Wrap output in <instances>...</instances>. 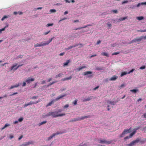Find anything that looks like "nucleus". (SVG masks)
<instances>
[{
  "instance_id": "nucleus-1",
  "label": "nucleus",
  "mask_w": 146,
  "mask_h": 146,
  "mask_svg": "<svg viewBox=\"0 0 146 146\" xmlns=\"http://www.w3.org/2000/svg\"><path fill=\"white\" fill-rule=\"evenodd\" d=\"M65 115V114L64 113L60 114H58V112L56 111L54 112L50 111L49 112L47 115H46V116L48 117L50 116H52V117L54 118Z\"/></svg>"
},
{
  "instance_id": "nucleus-2",
  "label": "nucleus",
  "mask_w": 146,
  "mask_h": 146,
  "mask_svg": "<svg viewBox=\"0 0 146 146\" xmlns=\"http://www.w3.org/2000/svg\"><path fill=\"white\" fill-rule=\"evenodd\" d=\"M66 94H65L64 95H61L60 96L58 97L55 100H53L51 102L49 103L46 106V107H48L49 106H51L52 104H53L55 101H57L60 99V98L65 97L66 96Z\"/></svg>"
},
{
  "instance_id": "nucleus-3",
  "label": "nucleus",
  "mask_w": 146,
  "mask_h": 146,
  "mask_svg": "<svg viewBox=\"0 0 146 146\" xmlns=\"http://www.w3.org/2000/svg\"><path fill=\"white\" fill-rule=\"evenodd\" d=\"M90 117V115L87 116H84L82 117H78L76 118H74L70 120V122H74L76 121H80L84 119L85 118H88Z\"/></svg>"
},
{
  "instance_id": "nucleus-4",
  "label": "nucleus",
  "mask_w": 146,
  "mask_h": 146,
  "mask_svg": "<svg viewBox=\"0 0 146 146\" xmlns=\"http://www.w3.org/2000/svg\"><path fill=\"white\" fill-rule=\"evenodd\" d=\"M140 139L139 138H137L136 140L132 141L129 144H127L126 146H133L135 143H138Z\"/></svg>"
},
{
  "instance_id": "nucleus-5",
  "label": "nucleus",
  "mask_w": 146,
  "mask_h": 146,
  "mask_svg": "<svg viewBox=\"0 0 146 146\" xmlns=\"http://www.w3.org/2000/svg\"><path fill=\"white\" fill-rule=\"evenodd\" d=\"M131 128L129 129H125L122 134L120 135V137H123V135L125 134L130 133L131 132Z\"/></svg>"
},
{
  "instance_id": "nucleus-6",
  "label": "nucleus",
  "mask_w": 146,
  "mask_h": 146,
  "mask_svg": "<svg viewBox=\"0 0 146 146\" xmlns=\"http://www.w3.org/2000/svg\"><path fill=\"white\" fill-rule=\"evenodd\" d=\"M112 141H107L104 140H100V143H105L107 144H110L111 142Z\"/></svg>"
},
{
  "instance_id": "nucleus-7",
  "label": "nucleus",
  "mask_w": 146,
  "mask_h": 146,
  "mask_svg": "<svg viewBox=\"0 0 146 146\" xmlns=\"http://www.w3.org/2000/svg\"><path fill=\"white\" fill-rule=\"evenodd\" d=\"M17 64L16 63L15 64H14L11 67V70H12L13 69H14V70H17L19 67L20 66H22V65H23V64H21V65H18V66H17V67H16V68H14L17 65Z\"/></svg>"
},
{
  "instance_id": "nucleus-8",
  "label": "nucleus",
  "mask_w": 146,
  "mask_h": 146,
  "mask_svg": "<svg viewBox=\"0 0 146 146\" xmlns=\"http://www.w3.org/2000/svg\"><path fill=\"white\" fill-rule=\"evenodd\" d=\"M34 142L32 141H29L28 142H26L25 143L23 144L20 145V146H27L30 144H33Z\"/></svg>"
},
{
  "instance_id": "nucleus-9",
  "label": "nucleus",
  "mask_w": 146,
  "mask_h": 146,
  "mask_svg": "<svg viewBox=\"0 0 146 146\" xmlns=\"http://www.w3.org/2000/svg\"><path fill=\"white\" fill-rule=\"evenodd\" d=\"M45 45L46 44H45V43L41 42L40 44H39L38 43L35 44L34 46L35 47H40L41 46H45Z\"/></svg>"
},
{
  "instance_id": "nucleus-10",
  "label": "nucleus",
  "mask_w": 146,
  "mask_h": 146,
  "mask_svg": "<svg viewBox=\"0 0 146 146\" xmlns=\"http://www.w3.org/2000/svg\"><path fill=\"white\" fill-rule=\"evenodd\" d=\"M62 133L57 132L56 133H53L51 136L48 137V140H49L51 139H52L56 135H57L59 134H62Z\"/></svg>"
},
{
  "instance_id": "nucleus-11",
  "label": "nucleus",
  "mask_w": 146,
  "mask_h": 146,
  "mask_svg": "<svg viewBox=\"0 0 146 146\" xmlns=\"http://www.w3.org/2000/svg\"><path fill=\"white\" fill-rule=\"evenodd\" d=\"M35 80V79L34 78H30V77H29L26 80V82L27 83L29 84L31 82V81L33 82Z\"/></svg>"
},
{
  "instance_id": "nucleus-12",
  "label": "nucleus",
  "mask_w": 146,
  "mask_h": 146,
  "mask_svg": "<svg viewBox=\"0 0 146 146\" xmlns=\"http://www.w3.org/2000/svg\"><path fill=\"white\" fill-rule=\"evenodd\" d=\"M41 101V100L39 99L38 100V101H36V102H34L33 101H30L29 103V105H31L33 104H36L38 102H40Z\"/></svg>"
},
{
  "instance_id": "nucleus-13",
  "label": "nucleus",
  "mask_w": 146,
  "mask_h": 146,
  "mask_svg": "<svg viewBox=\"0 0 146 146\" xmlns=\"http://www.w3.org/2000/svg\"><path fill=\"white\" fill-rule=\"evenodd\" d=\"M118 76L116 75H114L111 77L110 80V81H114L117 79Z\"/></svg>"
},
{
  "instance_id": "nucleus-14",
  "label": "nucleus",
  "mask_w": 146,
  "mask_h": 146,
  "mask_svg": "<svg viewBox=\"0 0 146 146\" xmlns=\"http://www.w3.org/2000/svg\"><path fill=\"white\" fill-rule=\"evenodd\" d=\"M86 68V66H82L81 67H79V68H77L76 70L78 71H79L80 70H82V69L84 68Z\"/></svg>"
},
{
  "instance_id": "nucleus-15",
  "label": "nucleus",
  "mask_w": 146,
  "mask_h": 146,
  "mask_svg": "<svg viewBox=\"0 0 146 146\" xmlns=\"http://www.w3.org/2000/svg\"><path fill=\"white\" fill-rule=\"evenodd\" d=\"M92 72L90 71H88L84 72V74H83V75L84 76H86L89 74H92Z\"/></svg>"
},
{
  "instance_id": "nucleus-16",
  "label": "nucleus",
  "mask_w": 146,
  "mask_h": 146,
  "mask_svg": "<svg viewBox=\"0 0 146 146\" xmlns=\"http://www.w3.org/2000/svg\"><path fill=\"white\" fill-rule=\"evenodd\" d=\"M72 78V76H70L69 77L64 78L62 79V80L63 81H64L65 80H70Z\"/></svg>"
},
{
  "instance_id": "nucleus-17",
  "label": "nucleus",
  "mask_w": 146,
  "mask_h": 146,
  "mask_svg": "<svg viewBox=\"0 0 146 146\" xmlns=\"http://www.w3.org/2000/svg\"><path fill=\"white\" fill-rule=\"evenodd\" d=\"M19 86V84H16L15 86H12L11 87L9 88V89H11L14 88H17Z\"/></svg>"
},
{
  "instance_id": "nucleus-18",
  "label": "nucleus",
  "mask_w": 146,
  "mask_h": 146,
  "mask_svg": "<svg viewBox=\"0 0 146 146\" xmlns=\"http://www.w3.org/2000/svg\"><path fill=\"white\" fill-rule=\"evenodd\" d=\"M143 38V36H141L138 38H135L136 42H139L141 41Z\"/></svg>"
},
{
  "instance_id": "nucleus-19",
  "label": "nucleus",
  "mask_w": 146,
  "mask_h": 146,
  "mask_svg": "<svg viewBox=\"0 0 146 146\" xmlns=\"http://www.w3.org/2000/svg\"><path fill=\"white\" fill-rule=\"evenodd\" d=\"M116 102H114V101H111L108 100L107 102V103L108 104H111V105H113Z\"/></svg>"
},
{
  "instance_id": "nucleus-20",
  "label": "nucleus",
  "mask_w": 146,
  "mask_h": 146,
  "mask_svg": "<svg viewBox=\"0 0 146 146\" xmlns=\"http://www.w3.org/2000/svg\"><path fill=\"white\" fill-rule=\"evenodd\" d=\"M92 99V97H88V98L87 99L84 100H83V101L84 102L88 101Z\"/></svg>"
},
{
  "instance_id": "nucleus-21",
  "label": "nucleus",
  "mask_w": 146,
  "mask_h": 146,
  "mask_svg": "<svg viewBox=\"0 0 146 146\" xmlns=\"http://www.w3.org/2000/svg\"><path fill=\"white\" fill-rule=\"evenodd\" d=\"M101 54L102 56H106L107 57H108L109 56V54L106 52H102L101 53Z\"/></svg>"
},
{
  "instance_id": "nucleus-22",
  "label": "nucleus",
  "mask_w": 146,
  "mask_h": 146,
  "mask_svg": "<svg viewBox=\"0 0 146 146\" xmlns=\"http://www.w3.org/2000/svg\"><path fill=\"white\" fill-rule=\"evenodd\" d=\"M46 123H47V121H42V122L39 123L38 124V125L39 126H40L42 125H43V124H44Z\"/></svg>"
},
{
  "instance_id": "nucleus-23",
  "label": "nucleus",
  "mask_w": 146,
  "mask_h": 146,
  "mask_svg": "<svg viewBox=\"0 0 146 146\" xmlns=\"http://www.w3.org/2000/svg\"><path fill=\"white\" fill-rule=\"evenodd\" d=\"M128 74L127 72H123L121 73V75L120 76L122 77L124 75H126V74Z\"/></svg>"
},
{
  "instance_id": "nucleus-24",
  "label": "nucleus",
  "mask_w": 146,
  "mask_h": 146,
  "mask_svg": "<svg viewBox=\"0 0 146 146\" xmlns=\"http://www.w3.org/2000/svg\"><path fill=\"white\" fill-rule=\"evenodd\" d=\"M70 62V60H68L66 61V62H64V65L63 66H67L68 65V63H69Z\"/></svg>"
},
{
  "instance_id": "nucleus-25",
  "label": "nucleus",
  "mask_w": 146,
  "mask_h": 146,
  "mask_svg": "<svg viewBox=\"0 0 146 146\" xmlns=\"http://www.w3.org/2000/svg\"><path fill=\"white\" fill-rule=\"evenodd\" d=\"M136 133L135 131H134L133 132L131 133L129 135V137L130 138L132 137Z\"/></svg>"
},
{
  "instance_id": "nucleus-26",
  "label": "nucleus",
  "mask_w": 146,
  "mask_h": 146,
  "mask_svg": "<svg viewBox=\"0 0 146 146\" xmlns=\"http://www.w3.org/2000/svg\"><path fill=\"white\" fill-rule=\"evenodd\" d=\"M63 75V74L62 73H61L58 74H57L56 76V78H57L58 77H61L62 76V75Z\"/></svg>"
},
{
  "instance_id": "nucleus-27",
  "label": "nucleus",
  "mask_w": 146,
  "mask_h": 146,
  "mask_svg": "<svg viewBox=\"0 0 146 146\" xmlns=\"http://www.w3.org/2000/svg\"><path fill=\"white\" fill-rule=\"evenodd\" d=\"M144 17L143 16H140L137 17V19L139 20H143L144 19Z\"/></svg>"
},
{
  "instance_id": "nucleus-28",
  "label": "nucleus",
  "mask_w": 146,
  "mask_h": 146,
  "mask_svg": "<svg viewBox=\"0 0 146 146\" xmlns=\"http://www.w3.org/2000/svg\"><path fill=\"white\" fill-rule=\"evenodd\" d=\"M53 38H53L50 39L48 42H47L46 43H45V44H46V45L48 44L50 42H51L52 41V39H53Z\"/></svg>"
},
{
  "instance_id": "nucleus-29",
  "label": "nucleus",
  "mask_w": 146,
  "mask_h": 146,
  "mask_svg": "<svg viewBox=\"0 0 146 146\" xmlns=\"http://www.w3.org/2000/svg\"><path fill=\"white\" fill-rule=\"evenodd\" d=\"M131 0H126V1H125L122 2V4H123L124 3H128L129 2V1L131 2Z\"/></svg>"
},
{
  "instance_id": "nucleus-30",
  "label": "nucleus",
  "mask_w": 146,
  "mask_h": 146,
  "mask_svg": "<svg viewBox=\"0 0 146 146\" xmlns=\"http://www.w3.org/2000/svg\"><path fill=\"white\" fill-rule=\"evenodd\" d=\"M96 69L97 70H102L103 69V68L102 67H97L96 68Z\"/></svg>"
},
{
  "instance_id": "nucleus-31",
  "label": "nucleus",
  "mask_w": 146,
  "mask_h": 146,
  "mask_svg": "<svg viewBox=\"0 0 146 146\" xmlns=\"http://www.w3.org/2000/svg\"><path fill=\"white\" fill-rule=\"evenodd\" d=\"M126 18H127V17H126L121 18L119 19V21H122L125 20Z\"/></svg>"
},
{
  "instance_id": "nucleus-32",
  "label": "nucleus",
  "mask_w": 146,
  "mask_h": 146,
  "mask_svg": "<svg viewBox=\"0 0 146 146\" xmlns=\"http://www.w3.org/2000/svg\"><path fill=\"white\" fill-rule=\"evenodd\" d=\"M10 125L9 124H6L5 125V126L2 128L1 129L3 130L6 127H7V126H8Z\"/></svg>"
},
{
  "instance_id": "nucleus-33",
  "label": "nucleus",
  "mask_w": 146,
  "mask_h": 146,
  "mask_svg": "<svg viewBox=\"0 0 146 146\" xmlns=\"http://www.w3.org/2000/svg\"><path fill=\"white\" fill-rule=\"evenodd\" d=\"M138 90L133 89L130 90V91L131 92H134V93H136L138 91Z\"/></svg>"
},
{
  "instance_id": "nucleus-34",
  "label": "nucleus",
  "mask_w": 146,
  "mask_h": 146,
  "mask_svg": "<svg viewBox=\"0 0 146 146\" xmlns=\"http://www.w3.org/2000/svg\"><path fill=\"white\" fill-rule=\"evenodd\" d=\"M50 11L51 13H55L56 12V10L55 9H51L50 10Z\"/></svg>"
},
{
  "instance_id": "nucleus-35",
  "label": "nucleus",
  "mask_w": 146,
  "mask_h": 146,
  "mask_svg": "<svg viewBox=\"0 0 146 146\" xmlns=\"http://www.w3.org/2000/svg\"><path fill=\"white\" fill-rule=\"evenodd\" d=\"M53 23H48L46 25V27H47L52 26L53 25Z\"/></svg>"
},
{
  "instance_id": "nucleus-36",
  "label": "nucleus",
  "mask_w": 146,
  "mask_h": 146,
  "mask_svg": "<svg viewBox=\"0 0 146 146\" xmlns=\"http://www.w3.org/2000/svg\"><path fill=\"white\" fill-rule=\"evenodd\" d=\"M78 45H79L78 44H76L75 45L70 46L69 47V48H70V49H71V48H74V47H76V46H78Z\"/></svg>"
},
{
  "instance_id": "nucleus-37",
  "label": "nucleus",
  "mask_w": 146,
  "mask_h": 146,
  "mask_svg": "<svg viewBox=\"0 0 146 146\" xmlns=\"http://www.w3.org/2000/svg\"><path fill=\"white\" fill-rule=\"evenodd\" d=\"M8 18V17L7 16L5 15L1 19V20L2 21H3L5 19L7 18Z\"/></svg>"
},
{
  "instance_id": "nucleus-38",
  "label": "nucleus",
  "mask_w": 146,
  "mask_h": 146,
  "mask_svg": "<svg viewBox=\"0 0 146 146\" xmlns=\"http://www.w3.org/2000/svg\"><path fill=\"white\" fill-rule=\"evenodd\" d=\"M5 28H6V27L1 29H0V34L1 33L2 31H4L5 30Z\"/></svg>"
},
{
  "instance_id": "nucleus-39",
  "label": "nucleus",
  "mask_w": 146,
  "mask_h": 146,
  "mask_svg": "<svg viewBox=\"0 0 146 146\" xmlns=\"http://www.w3.org/2000/svg\"><path fill=\"white\" fill-rule=\"evenodd\" d=\"M72 103L73 104H74V105H76L77 103V100H74L73 102Z\"/></svg>"
},
{
  "instance_id": "nucleus-40",
  "label": "nucleus",
  "mask_w": 146,
  "mask_h": 146,
  "mask_svg": "<svg viewBox=\"0 0 146 146\" xmlns=\"http://www.w3.org/2000/svg\"><path fill=\"white\" fill-rule=\"evenodd\" d=\"M23 117L20 118L18 119V121L19 122H21L23 120Z\"/></svg>"
},
{
  "instance_id": "nucleus-41",
  "label": "nucleus",
  "mask_w": 146,
  "mask_h": 146,
  "mask_svg": "<svg viewBox=\"0 0 146 146\" xmlns=\"http://www.w3.org/2000/svg\"><path fill=\"white\" fill-rule=\"evenodd\" d=\"M146 67L145 66H143L140 67V69H143L145 68Z\"/></svg>"
},
{
  "instance_id": "nucleus-42",
  "label": "nucleus",
  "mask_w": 146,
  "mask_h": 146,
  "mask_svg": "<svg viewBox=\"0 0 146 146\" xmlns=\"http://www.w3.org/2000/svg\"><path fill=\"white\" fill-rule=\"evenodd\" d=\"M135 70V69H132L130 71L127 72L128 74H129L131 73L134 70Z\"/></svg>"
},
{
  "instance_id": "nucleus-43",
  "label": "nucleus",
  "mask_w": 146,
  "mask_h": 146,
  "mask_svg": "<svg viewBox=\"0 0 146 146\" xmlns=\"http://www.w3.org/2000/svg\"><path fill=\"white\" fill-rule=\"evenodd\" d=\"M50 32V31H48L47 32H45L44 34H43V35H47L48 33H49Z\"/></svg>"
},
{
  "instance_id": "nucleus-44",
  "label": "nucleus",
  "mask_w": 146,
  "mask_h": 146,
  "mask_svg": "<svg viewBox=\"0 0 146 146\" xmlns=\"http://www.w3.org/2000/svg\"><path fill=\"white\" fill-rule=\"evenodd\" d=\"M57 82V81L53 82L51 83L50 85H48V86H49L52 85L55 83L56 82Z\"/></svg>"
},
{
  "instance_id": "nucleus-45",
  "label": "nucleus",
  "mask_w": 146,
  "mask_h": 146,
  "mask_svg": "<svg viewBox=\"0 0 146 146\" xmlns=\"http://www.w3.org/2000/svg\"><path fill=\"white\" fill-rule=\"evenodd\" d=\"M69 106L68 104H66L64 106V108H66L68 107Z\"/></svg>"
},
{
  "instance_id": "nucleus-46",
  "label": "nucleus",
  "mask_w": 146,
  "mask_h": 146,
  "mask_svg": "<svg viewBox=\"0 0 146 146\" xmlns=\"http://www.w3.org/2000/svg\"><path fill=\"white\" fill-rule=\"evenodd\" d=\"M130 137L129 136H127L124 138V139L126 140L129 139Z\"/></svg>"
},
{
  "instance_id": "nucleus-47",
  "label": "nucleus",
  "mask_w": 146,
  "mask_h": 146,
  "mask_svg": "<svg viewBox=\"0 0 146 146\" xmlns=\"http://www.w3.org/2000/svg\"><path fill=\"white\" fill-rule=\"evenodd\" d=\"M107 26L108 27H109V28H110L111 27V24L108 23Z\"/></svg>"
},
{
  "instance_id": "nucleus-48",
  "label": "nucleus",
  "mask_w": 146,
  "mask_h": 146,
  "mask_svg": "<svg viewBox=\"0 0 146 146\" xmlns=\"http://www.w3.org/2000/svg\"><path fill=\"white\" fill-rule=\"evenodd\" d=\"M38 97L36 96H34L32 97L31 99H37V98Z\"/></svg>"
},
{
  "instance_id": "nucleus-49",
  "label": "nucleus",
  "mask_w": 146,
  "mask_h": 146,
  "mask_svg": "<svg viewBox=\"0 0 146 146\" xmlns=\"http://www.w3.org/2000/svg\"><path fill=\"white\" fill-rule=\"evenodd\" d=\"M82 28H83V27H79V28H75V29H74V30H77L80 29H82Z\"/></svg>"
},
{
  "instance_id": "nucleus-50",
  "label": "nucleus",
  "mask_w": 146,
  "mask_h": 146,
  "mask_svg": "<svg viewBox=\"0 0 146 146\" xmlns=\"http://www.w3.org/2000/svg\"><path fill=\"white\" fill-rule=\"evenodd\" d=\"M140 128V127H138L137 128H136V129H134V131H136L137 130L139 129Z\"/></svg>"
},
{
  "instance_id": "nucleus-51",
  "label": "nucleus",
  "mask_w": 146,
  "mask_h": 146,
  "mask_svg": "<svg viewBox=\"0 0 146 146\" xmlns=\"http://www.w3.org/2000/svg\"><path fill=\"white\" fill-rule=\"evenodd\" d=\"M97 56V54H94V55H91L90 57L91 58L93 57H94V56Z\"/></svg>"
},
{
  "instance_id": "nucleus-52",
  "label": "nucleus",
  "mask_w": 146,
  "mask_h": 146,
  "mask_svg": "<svg viewBox=\"0 0 146 146\" xmlns=\"http://www.w3.org/2000/svg\"><path fill=\"white\" fill-rule=\"evenodd\" d=\"M26 85V82H23V85L22 86H25Z\"/></svg>"
},
{
  "instance_id": "nucleus-53",
  "label": "nucleus",
  "mask_w": 146,
  "mask_h": 146,
  "mask_svg": "<svg viewBox=\"0 0 146 146\" xmlns=\"http://www.w3.org/2000/svg\"><path fill=\"white\" fill-rule=\"evenodd\" d=\"M141 3H139L137 5V7H139L141 5Z\"/></svg>"
},
{
  "instance_id": "nucleus-54",
  "label": "nucleus",
  "mask_w": 146,
  "mask_h": 146,
  "mask_svg": "<svg viewBox=\"0 0 146 146\" xmlns=\"http://www.w3.org/2000/svg\"><path fill=\"white\" fill-rule=\"evenodd\" d=\"M64 54V53L63 52H62V53H60L59 54V55L60 56H61L63 55Z\"/></svg>"
},
{
  "instance_id": "nucleus-55",
  "label": "nucleus",
  "mask_w": 146,
  "mask_h": 146,
  "mask_svg": "<svg viewBox=\"0 0 146 146\" xmlns=\"http://www.w3.org/2000/svg\"><path fill=\"white\" fill-rule=\"evenodd\" d=\"M29 105V103L25 104L24 105V107H26L28 106Z\"/></svg>"
},
{
  "instance_id": "nucleus-56",
  "label": "nucleus",
  "mask_w": 146,
  "mask_h": 146,
  "mask_svg": "<svg viewBox=\"0 0 146 146\" xmlns=\"http://www.w3.org/2000/svg\"><path fill=\"white\" fill-rule=\"evenodd\" d=\"M119 53L118 52H115L112 54V55H117Z\"/></svg>"
},
{
  "instance_id": "nucleus-57",
  "label": "nucleus",
  "mask_w": 146,
  "mask_h": 146,
  "mask_svg": "<svg viewBox=\"0 0 146 146\" xmlns=\"http://www.w3.org/2000/svg\"><path fill=\"white\" fill-rule=\"evenodd\" d=\"M143 116L144 118H146V113L143 114Z\"/></svg>"
},
{
  "instance_id": "nucleus-58",
  "label": "nucleus",
  "mask_w": 146,
  "mask_h": 146,
  "mask_svg": "<svg viewBox=\"0 0 146 146\" xmlns=\"http://www.w3.org/2000/svg\"><path fill=\"white\" fill-rule=\"evenodd\" d=\"M23 137V135H21V136H20L18 138L19 140H21Z\"/></svg>"
},
{
  "instance_id": "nucleus-59",
  "label": "nucleus",
  "mask_w": 146,
  "mask_h": 146,
  "mask_svg": "<svg viewBox=\"0 0 146 146\" xmlns=\"http://www.w3.org/2000/svg\"><path fill=\"white\" fill-rule=\"evenodd\" d=\"M113 12L114 13H117V10H113Z\"/></svg>"
},
{
  "instance_id": "nucleus-60",
  "label": "nucleus",
  "mask_w": 146,
  "mask_h": 146,
  "mask_svg": "<svg viewBox=\"0 0 146 146\" xmlns=\"http://www.w3.org/2000/svg\"><path fill=\"white\" fill-rule=\"evenodd\" d=\"M140 143L142 144H143L145 143V141L144 140H141L140 141Z\"/></svg>"
},
{
  "instance_id": "nucleus-61",
  "label": "nucleus",
  "mask_w": 146,
  "mask_h": 146,
  "mask_svg": "<svg viewBox=\"0 0 146 146\" xmlns=\"http://www.w3.org/2000/svg\"><path fill=\"white\" fill-rule=\"evenodd\" d=\"M125 86V84H123L121 85L120 86V88H122L124 86Z\"/></svg>"
},
{
  "instance_id": "nucleus-62",
  "label": "nucleus",
  "mask_w": 146,
  "mask_h": 146,
  "mask_svg": "<svg viewBox=\"0 0 146 146\" xmlns=\"http://www.w3.org/2000/svg\"><path fill=\"white\" fill-rule=\"evenodd\" d=\"M101 42V41L100 40H99L97 42L96 44H99Z\"/></svg>"
},
{
  "instance_id": "nucleus-63",
  "label": "nucleus",
  "mask_w": 146,
  "mask_h": 146,
  "mask_svg": "<svg viewBox=\"0 0 146 146\" xmlns=\"http://www.w3.org/2000/svg\"><path fill=\"white\" fill-rule=\"evenodd\" d=\"M99 87V86H98L94 89V90H96L97 89H98Z\"/></svg>"
},
{
  "instance_id": "nucleus-64",
  "label": "nucleus",
  "mask_w": 146,
  "mask_h": 146,
  "mask_svg": "<svg viewBox=\"0 0 146 146\" xmlns=\"http://www.w3.org/2000/svg\"><path fill=\"white\" fill-rule=\"evenodd\" d=\"M46 83V82L45 80H43L42 81L41 84H44Z\"/></svg>"
}]
</instances>
